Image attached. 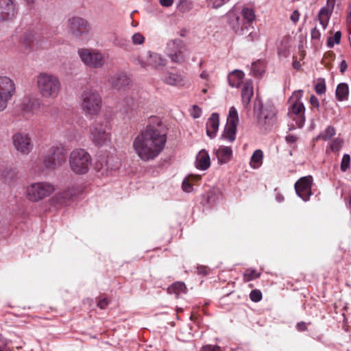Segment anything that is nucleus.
Segmentation results:
<instances>
[{
	"label": "nucleus",
	"mask_w": 351,
	"mask_h": 351,
	"mask_svg": "<svg viewBox=\"0 0 351 351\" xmlns=\"http://www.w3.org/2000/svg\"><path fill=\"white\" fill-rule=\"evenodd\" d=\"M167 141L166 132L160 122L156 125L149 124L133 141V148L137 156L143 161L155 159L163 150Z\"/></svg>",
	"instance_id": "1"
},
{
	"label": "nucleus",
	"mask_w": 351,
	"mask_h": 351,
	"mask_svg": "<svg viewBox=\"0 0 351 351\" xmlns=\"http://www.w3.org/2000/svg\"><path fill=\"white\" fill-rule=\"evenodd\" d=\"M66 154V149L62 145L52 146L44 156L43 161L36 162L32 169L37 174L53 171L64 162Z\"/></svg>",
	"instance_id": "2"
},
{
	"label": "nucleus",
	"mask_w": 351,
	"mask_h": 351,
	"mask_svg": "<svg viewBox=\"0 0 351 351\" xmlns=\"http://www.w3.org/2000/svg\"><path fill=\"white\" fill-rule=\"evenodd\" d=\"M112 125L108 117L99 118L90 127V138L93 144L101 147L109 145L112 139Z\"/></svg>",
	"instance_id": "3"
},
{
	"label": "nucleus",
	"mask_w": 351,
	"mask_h": 351,
	"mask_svg": "<svg viewBox=\"0 0 351 351\" xmlns=\"http://www.w3.org/2000/svg\"><path fill=\"white\" fill-rule=\"evenodd\" d=\"M36 86L42 97L55 99L60 93L62 85L58 76L41 73L37 77Z\"/></svg>",
	"instance_id": "4"
},
{
	"label": "nucleus",
	"mask_w": 351,
	"mask_h": 351,
	"mask_svg": "<svg viewBox=\"0 0 351 351\" xmlns=\"http://www.w3.org/2000/svg\"><path fill=\"white\" fill-rule=\"evenodd\" d=\"M71 170L75 175L86 174L92 166V158L90 154L82 148H76L71 152L69 157Z\"/></svg>",
	"instance_id": "5"
},
{
	"label": "nucleus",
	"mask_w": 351,
	"mask_h": 351,
	"mask_svg": "<svg viewBox=\"0 0 351 351\" xmlns=\"http://www.w3.org/2000/svg\"><path fill=\"white\" fill-rule=\"evenodd\" d=\"M55 191V186L49 182H36L26 187L25 195L29 202L36 203L50 197Z\"/></svg>",
	"instance_id": "6"
},
{
	"label": "nucleus",
	"mask_w": 351,
	"mask_h": 351,
	"mask_svg": "<svg viewBox=\"0 0 351 351\" xmlns=\"http://www.w3.org/2000/svg\"><path fill=\"white\" fill-rule=\"evenodd\" d=\"M82 108L86 114H97L101 108V97L97 90L86 88L82 93Z\"/></svg>",
	"instance_id": "7"
},
{
	"label": "nucleus",
	"mask_w": 351,
	"mask_h": 351,
	"mask_svg": "<svg viewBox=\"0 0 351 351\" xmlns=\"http://www.w3.org/2000/svg\"><path fill=\"white\" fill-rule=\"evenodd\" d=\"M302 93H294L291 97V100L295 98V101L291 104L289 108L288 115L290 119L295 122V125L298 128H302L305 123L304 111L305 108L303 103L300 100V97Z\"/></svg>",
	"instance_id": "8"
},
{
	"label": "nucleus",
	"mask_w": 351,
	"mask_h": 351,
	"mask_svg": "<svg viewBox=\"0 0 351 351\" xmlns=\"http://www.w3.org/2000/svg\"><path fill=\"white\" fill-rule=\"evenodd\" d=\"M16 92L15 84L6 76H0V112L6 108Z\"/></svg>",
	"instance_id": "9"
},
{
	"label": "nucleus",
	"mask_w": 351,
	"mask_h": 351,
	"mask_svg": "<svg viewBox=\"0 0 351 351\" xmlns=\"http://www.w3.org/2000/svg\"><path fill=\"white\" fill-rule=\"evenodd\" d=\"M239 123V117L237 109L230 108L227 118V123L223 130L222 137L230 142H233L236 138L237 128Z\"/></svg>",
	"instance_id": "10"
},
{
	"label": "nucleus",
	"mask_w": 351,
	"mask_h": 351,
	"mask_svg": "<svg viewBox=\"0 0 351 351\" xmlns=\"http://www.w3.org/2000/svg\"><path fill=\"white\" fill-rule=\"evenodd\" d=\"M15 149L23 155H28L33 149L34 145L28 133L17 132L12 136Z\"/></svg>",
	"instance_id": "11"
},
{
	"label": "nucleus",
	"mask_w": 351,
	"mask_h": 351,
	"mask_svg": "<svg viewBox=\"0 0 351 351\" xmlns=\"http://www.w3.org/2000/svg\"><path fill=\"white\" fill-rule=\"evenodd\" d=\"M78 54L87 66H103L105 63L104 56L96 49H80Z\"/></svg>",
	"instance_id": "12"
},
{
	"label": "nucleus",
	"mask_w": 351,
	"mask_h": 351,
	"mask_svg": "<svg viewBox=\"0 0 351 351\" xmlns=\"http://www.w3.org/2000/svg\"><path fill=\"white\" fill-rule=\"evenodd\" d=\"M276 110L273 105L262 107L257 114L258 125L265 129L273 125L276 121Z\"/></svg>",
	"instance_id": "13"
},
{
	"label": "nucleus",
	"mask_w": 351,
	"mask_h": 351,
	"mask_svg": "<svg viewBox=\"0 0 351 351\" xmlns=\"http://www.w3.org/2000/svg\"><path fill=\"white\" fill-rule=\"evenodd\" d=\"M312 184L313 178L311 176L301 178L295 184L297 195L305 202L308 201L312 195Z\"/></svg>",
	"instance_id": "14"
},
{
	"label": "nucleus",
	"mask_w": 351,
	"mask_h": 351,
	"mask_svg": "<svg viewBox=\"0 0 351 351\" xmlns=\"http://www.w3.org/2000/svg\"><path fill=\"white\" fill-rule=\"evenodd\" d=\"M69 23L72 34L76 37L86 34L90 31V24L83 18L75 16L70 19Z\"/></svg>",
	"instance_id": "15"
},
{
	"label": "nucleus",
	"mask_w": 351,
	"mask_h": 351,
	"mask_svg": "<svg viewBox=\"0 0 351 351\" xmlns=\"http://www.w3.org/2000/svg\"><path fill=\"white\" fill-rule=\"evenodd\" d=\"M17 14V8L14 0H0V21L13 20Z\"/></svg>",
	"instance_id": "16"
},
{
	"label": "nucleus",
	"mask_w": 351,
	"mask_h": 351,
	"mask_svg": "<svg viewBox=\"0 0 351 351\" xmlns=\"http://www.w3.org/2000/svg\"><path fill=\"white\" fill-rule=\"evenodd\" d=\"M20 47L25 51L37 50L40 47L36 35L33 31L25 32L19 41Z\"/></svg>",
	"instance_id": "17"
},
{
	"label": "nucleus",
	"mask_w": 351,
	"mask_h": 351,
	"mask_svg": "<svg viewBox=\"0 0 351 351\" xmlns=\"http://www.w3.org/2000/svg\"><path fill=\"white\" fill-rule=\"evenodd\" d=\"M167 47L169 50L173 53L169 54L172 62L176 64H182L184 60L182 51L184 47L183 41L180 39L171 40L168 43Z\"/></svg>",
	"instance_id": "18"
},
{
	"label": "nucleus",
	"mask_w": 351,
	"mask_h": 351,
	"mask_svg": "<svg viewBox=\"0 0 351 351\" xmlns=\"http://www.w3.org/2000/svg\"><path fill=\"white\" fill-rule=\"evenodd\" d=\"M41 101L38 98H25L21 104V111L27 118L34 115L40 108Z\"/></svg>",
	"instance_id": "19"
},
{
	"label": "nucleus",
	"mask_w": 351,
	"mask_h": 351,
	"mask_svg": "<svg viewBox=\"0 0 351 351\" xmlns=\"http://www.w3.org/2000/svg\"><path fill=\"white\" fill-rule=\"evenodd\" d=\"M229 25L234 33L239 35L245 34L250 27L240 15L234 14H229Z\"/></svg>",
	"instance_id": "20"
},
{
	"label": "nucleus",
	"mask_w": 351,
	"mask_h": 351,
	"mask_svg": "<svg viewBox=\"0 0 351 351\" xmlns=\"http://www.w3.org/2000/svg\"><path fill=\"white\" fill-rule=\"evenodd\" d=\"M75 193L73 189H68L62 192L55 194L50 199V204L53 206H63L69 204L71 198L75 195Z\"/></svg>",
	"instance_id": "21"
},
{
	"label": "nucleus",
	"mask_w": 351,
	"mask_h": 351,
	"mask_svg": "<svg viewBox=\"0 0 351 351\" xmlns=\"http://www.w3.org/2000/svg\"><path fill=\"white\" fill-rule=\"evenodd\" d=\"M335 6V0H327L325 7H323L319 12L318 20L323 28L325 29Z\"/></svg>",
	"instance_id": "22"
},
{
	"label": "nucleus",
	"mask_w": 351,
	"mask_h": 351,
	"mask_svg": "<svg viewBox=\"0 0 351 351\" xmlns=\"http://www.w3.org/2000/svg\"><path fill=\"white\" fill-rule=\"evenodd\" d=\"M219 117L216 112L212 113L206 122V134L210 138L215 137L219 129Z\"/></svg>",
	"instance_id": "23"
},
{
	"label": "nucleus",
	"mask_w": 351,
	"mask_h": 351,
	"mask_svg": "<svg viewBox=\"0 0 351 351\" xmlns=\"http://www.w3.org/2000/svg\"><path fill=\"white\" fill-rule=\"evenodd\" d=\"M254 95L253 82L251 80L245 82L241 89V100L243 106L247 108Z\"/></svg>",
	"instance_id": "24"
},
{
	"label": "nucleus",
	"mask_w": 351,
	"mask_h": 351,
	"mask_svg": "<svg viewBox=\"0 0 351 351\" xmlns=\"http://www.w3.org/2000/svg\"><path fill=\"white\" fill-rule=\"evenodd\" d=\"M130 79L123 74H118L109 80L112 88L117 90L124 89L130 83Z\"/></svg>",
	"instance_id": "25"
},
{
	"label": "nucleus",
	"mask_w": 351,
	"mask_h": 351,
	"mask_svg": "<svg viewBox=\"0 0 351 351\" xmlns=\"http://www.w3.org/2000/svg\"><path fill=\"white\" fill-rule=\"evenodd\" d=\"M196 167L202 170L207 169L210 165L209 154L204 149L201 150L196 157Z\"/></svg>",
	"instance_id": "26"
},
{
	"label": "nucleus",
	"mask_w": 351,
	"mask_h": 351,
	"mask_svg": "<svg viewBox=\"0 0 351 351\" xmlns=\"http://www.w3.org/2000/svg\"><path fill=\"white\" fill-rule=\"evenodd\" d=\"M244 73L239 69H236L229 73L228 80L229 85L232 87L238 88L243 82Z\"/></svg>",
	"instance_id": "27"
},
{
	"label": "nucleus",
	"mask_w": 351,
	"mask_h": 351,
	"mask_svg": "<svg viewBox=\"0 0 351 351\" xmlns=\"http://www.w3.org/2000/svg\"><path fill=\"white\" fill-rule=\"evenodd\" d=\"M165 83L172 86H180L183 84V78L181 75L176 72H168L163 76Z\"/></svg>",
	"instance_id": "28"
},
{
	"label": "nucleus",
	"mask_w": 351,
	"mask_h": 351,
	"mask_svg": "<svg viewBox=\"0 0 351 351\" xmlns=\"http://www.w3.org/2000/svg\"><path fill=\"white\" fill-rule=\"evenodd\" d=\"M263 152L261 149H256L250 158V165L254 169L261 167L263 162Z\"/></svg>",
	"instance_id": "29"
},
{
	"label": "nucleus",
	"mask_w": 351,
	"mask_h": 351,
	"mask_svg": "<svg viewBox=\"0 0 351 351\" xmlns=\"http://www.w3.org/2000/svg\"><path fill=\"white\" fill-rule=\"evenodd\" d=\"M114 160L112 157L108 158L105 161V164H103V161H99L97 165H100L99 171L101 172V175L108 176L111 173V171L118 167L117 165H112L111 162Z\"/></svg>",
	"instance_id": "30"
},
{
	"label": "nucleus",
	"mask_w": 351,
	"mask_h": 351,
	"mask_svg": "<svg viewBox=\"0 0 351 351\" xmlns=\"http://www.w3.org/2000/svg\"><path fill=\"white\" fill-rule=\"evenodd\" d=\"M232 153L231 147L220 146L217 152V155L221 162H227L230 159Z\"/></svg>",
	"instance_id": "31"
},
{
	"label": "nucleus",
	"mask_w": 351,
	"mask_h": 351,
	"mask_svg": "<svg viewBox=\"0 0 351 351\" xmlns=\"http://www.w3.org/2000/svg\"><path fill=\"white\" fill-rule=\"evenodd\" d=\"M240 16L243 19L244 21L250 27L255 20L256 15L252 8L244 7L242 8Z\"/></svg>",
	"instance_id": "32"
},
{
	"label": "nucleus",
	"mask_w": 351,
	"mask_h": 351,
	"mask_svg": "<svg viewBox=\"0 0 351 351\" xmlns=\"http://www.w3.org/2000/svg\"><path fill=\"white\" fill-rule=\"evenodd\" d=\"M336 97L337 100L342 101L348 99L349 89L346 83L339 84L336 89Z\"/></svg>",
	"instance_id": "33"
},
{
	"label": "nucleus",
	"mask_w": 351,
	"mask_h": 351,
	"mask_svg": "<svg viewBox=\"0 0 351 351\" xmlns=\"http://www.w3.org/2000/svg\"><path fill=\"white\" fill-rule=\"evenodd\" d=\"M186 291V285L182 282H176L172 284L168 288V292L169 293H173L176 295H179L181 293H185Z\"/></svg>",
	"instance_id": "34"
},
{
	"label": "nucleus",
	"mask_w": 351,
	"mask_h": 351,
	"mask_svg": "<svg viewBox=\"0 0 351 351\" xmlns=\"http://www.w3.org/2000/svg\"><path fill=\"white\" fill-rule=\"evenodd\" d=\"M336 133V130L332 126H328L324 132L320 133L317 136V139H322L324 141L330 140Z\"/></svg>",
	"instance_id": "35"
},
{
	"label": "nucleus",
	"mask_w": 351,
	"mask_h": 351,
	"mask_svg": "<svg viewBox=\"0 0 351 351\" xmlns=\"http://www.w3.org/2000/svg\"><path fill=\"white\" fill-rule=\"evenodd\" d=\"M261 274L254 269H247L243 274V280L249 282L259 278Z\"/></svg>",
	"instance_id": "36"
},
{
	"label": "nucleus",
	"mask_w": 351,
	"mask_h": 351,
	"mask_svg": "<svg viewBox=\"0 0 351 351\" xmlns=\"http://www.w3.org/2000/svg\"><path fill=\"white\" fill-rule=\"evenodd\" d=\"M221 197L220 191L217 189H213L208 192V202L209 204H215L216 200Z\"/></svg>",
	"instance_id": "37"
},
{
	"label": "nucleus",
	"mask_w": 351,
	"mask_h": 351,
	"mask_svg": "<svg viewBox=\"0 0 351 351\" xmlns=\"http://www.w3.org/2000/svg\"><path fill=\"white\" fill-rule=\"evenodd\" d=\"M149 59L147 60V64L149 65H153V60L157 64L156 66H162L164 64V63L162 62L160 56L157 53L149 52Z\"/></svg>",
	"instance_id": "38"
},
{
	"label": "nucleus",
	"mask_w": 351,
	"mask_h": 351,
	"mask_svg": "<svg viewBox=\"0 0 351 351\" xmlns=\"http://www.w3.org/2000/svg\"><path fill=\"white\" fill-rule=\"evenodd\" d=\"M341 33L339 31L337 32L335 34L334 36L329 37L327 40L328 47L331 48L334 46L335 43L339 44L341 40Z\"/></svg>",
	"instance_id": "39"
},
{
	"label": "nucleus",
	"mask_w": 351,
	"mask_h": 351,
	"mask_svg": "<svg viewBox=\"0 0 351 351\" xmlns=\"http://www.w3.org/2000/svg\"><path fill=\"white\" fill-rule=\"evenodd\" d=\"M315 90L319 95H322L326 92V84L324 79H318V81L315 86Z\"/></svg>",
	"instance_id": "40"
},
{
	"label": "nucleus",
	"mask_w": 351,
	"mask_h": 351,
	"mask_svg": "<svg viewBox=\"0 0 351 351\" xmlns=\"http://www.w3.org/2000/svg\"><path fill=\"white\" fill-rule=\"evenodd\" d=\"M343 145V141L339 138H335L330 144V149L334 152H339Z\"/></svg>",
	"instance_id": "41"
},
{
	"label": "nucleus",
	"mask_w": 351,
	"mask_h": 351,
	"mask_svg": "<svg viewBox=\"0 0 351 351\" xmlns=\"http://www.w3.org/2000/svg\"><path fill=\"white\" fill-rule=\"evenodd\" d=\"M191 116L194 119H198L202 116V110L197 105H193L189 110Z\"/></svg>",
	"instance_id": "42"
},
{
	"label": "nucleus",
	"mask_w": 351,
	"mask_h": 351,
	"mask_svg": "<svg viewBox=\"0 0 351 351\" xmlns=\"http://www.w3.org/2000/svg\"><path fill=\"white\" fill-rule=\"evenodd\" d=\"M350 156L348 154H344L343 156L341 162V170L342 171H346L350 167Z\"/></svg>",
	"instance_id": "43"
},
{
	"label": "nucleus",
	"mask_w": 351,
	"mask_h": 351,
	"mask_svg": "<svg viewBox=\"0 0 351 351\" xmlns=\"http://www.w3.org/2000/svg\"><path fill=\"white\" fill-rule=\"evenodd\" d=\"M250 298L254 302H258L262 299V293L258 289H254L250 294Z\"/></svg>",
	"instance_id": "44"
},
{
	"label": "nucleus",
	"mask_w": 351,
	"mask_h": 351,
	"mask_svg": "<svg viewBox=\"0 0 351 351\" xmlns=\"http://www.w3.org/2000/svg\"><path fill=\"white\" fill-rule=\"evenodd\" d=\"M229 1L230 0H208V5H211L213 8L217 9L228 3Z\"/></svg>",
	"instance_id": "45"
},
{
	"label": "nucleus",
	"mask_w": 351,
	"mask_h": 351,
	"mask_svg": "<svg viewBox=\"0 0 351 351\" xmlns=\"http://www.w3.org/2000/svg\"><path fill=\"white\" fill-rule=\"evenodd\" d=\"M193 184L191 183L189 179L186 177L182 182V189L186 193H190L193 191Z\"/></svg>",
	"instance_id": "46"
},
{
	"label": "nucleus",
	"mask_w": 351,
	"mask_h": 351,
	"mask_svg": "<svg viewBox=\"0 0 351 351\" xmlns=\"http://www.w3.org/2000/svg\"><path fill=\"white\" fill-rule=\"evenodd\" d=\"M132 43L134 45H141L145 41V37L141 33L134 34L132 37Z\"/></svg>",
	"instance_id": "47"
},
{
	"label": "nucleus",
	"mask_w": 351,
	"mask_h": 351,
	"mask_svg": "<svg viewBox=\"0 0 351 351\" xmlns=\"http://www.w3.org/2000/svg\"><path fill=\"white\" fill-rule=\"evenodd\" d=\"M200 351H223L221 348L218 346L206 345L204 346Z\"/></svg>",
	"instance_id": "48"
},
{
	"label": "nucleus",
	"mask_w": 351,
	"mask_h": 351,
	"mask_svg": "<svg viewBox=\"0 0 351 351\" xmlns=\"http://www.w3.org/2000/svg\"><path fill=\"white\" fill-rule=\"evenodd\" d=\"M251 68H252V72L253 73V75L255 77H260L265 73L263 67H251Z\"/></svg>",
	"instance_id": "49"
},
{
	"label": "nucleus",
	"mask_w": 351,
	"mask_h": 351,
	"mask_svg": "<svg viewBox=\"0 0 351 351\" xmlns=\"http://www.w3.org/2000/svg\"><path fill=\"white\" fill-rule=\"evenodd\" d=\"M108 304H109V300L106 298L99 299L97 302V306L101 309H105L108 306Z\"/></svg>",
	"instance_id": "50"
},
{
	"label": "nucleus",
	"mask_w": 351,
	"mask_h": 351,
	"mask_svg": "<svg viewBox=\"0 0 351 351\" xmlns=\"http://www.w3.org/2000/svg\"><path fill=\"white\" fill-rule=\"evenodd\" d=\"M311 38L315 40H319L321 37L320 32L317 29V27H314L311 32Z\"/></svg>",
	"instance_id": "51"
},
{
	"label": "nucleus",
	"mask_w": 351,
	"mask_h": 351,
	"mask_svg": "<svg viewBox=\"0 0 351 351\" xmlns=\"http://www.w3.org/2000/svg\"><path fill=\"white\" fill-rule=\"evenodd\" d=\"M0 351H10L7 345V340L0 338Z\"/></svg>",
	"instance_id": "52"
},
{
	"label": "nucleus",
	"mask_w": 351,
	"mask_h": 351,
	"mask_svg": "<svg viewBox=\"0 0 351 351\" xmlns=\"http://www.w3.org/2000/svg\"><path fill=\"white\" fill-rule=\"evenodd\" d=\"M187 178L193 185L198 182L202 178L201 176L199 175H190Z\"/></svg>",
	"instance_id": "53"
},
{
	"label": "nucleus",
	"mask_w": 351,
	"mask_h": 351,
	"mask_svg": "<svg viewBox=\"0 0 351 351\" xmlns=\"http://www.w3.org/2000/svg\"><path fill=\"white\" fill-rule=\"evenodd\" d=\"M310 103L312 105V106L313 108H319V100L315 96V95H312L310 98Z\"/></svg>",
	"instance_id": "54"
},
{
	"label": "nucleus",
	"mask_w": 351,
	"mask_h": 351,
	"mask_svg": "<svg viewBox=\"0 0 351 351\" xmlns=\"http://www.w3.org/2000/svg\"><path fill=\"white\" fill-rule=\"evenodd\" d=\"M335 54L333 53H328L324 55V61L326 66H329V60H332Z\"/></svg>",
	"instance_id": "55"
},
{
	"label": "nucleus",
	"mask_w": 351,
	"mask_h": 351,
	"mask_svg": "<svg viewBox=\"0 0 351 351\" xmlns=\"http://www.w3.org/2000/svg\"><path fill=\"white\" fill-rule=\"evenodd\" d=\"M296 329L300 332L306 331L307 330L306 324L304 322H301L297 324Z\"/></svg>",
	"instance_id": "56"
},
{
	"label": "nucleus",
	"mask_w": 351,
	"mask_h": 351,
	"mask_svg": "<svg viewBox=\"0 0 351 351\" xmlns=\"http://www.w3.org/2000/svg\"><path fill=\"white\" fill-rule=\"evenodd\" d=\"M191 8V3L186 1H183L180 3V9L182 10L183 12L187 11Z\"/></svg>",
	"instance_id": "57"
},
{
	"label": "nucleus",
	"mask_w": 351,
	"mask_h": 351,
	"mask_svg": "<svg viewBox=\"0 0 351 351\" xmlns=\"http://www.w3.org/2000/svg\"><path fill=\"white\" fill-rule=\"evenodd\" d=\"M288 143H294L297 141L298 137L293 134H289L285 138Z\"/></svg>",
	"instance_id": "58"
},
{
	"label": "nucleus",
	"mask_w": 351,
	"mask_h": 351,
	"mask_svg": "<svg viewBox=\"0 0 351 351\" xmlns=\"http://www.w3.org/2000/svg\"><path fill=\"white\" fill-rule=\"evenodd\" d=\"M299 17H300L299 12L298 10H295L291 14L290 19L293 23H297L299 20Z\"/></svg>",
	"instance_id": "59"
},
{
	"label": "nucleus",
	"mask_w": 351,
	"mask_h": 351,
	"mask_svg": "<svg viewBox=\"0 0 351 351\" xmlns=\"http://www.w3.org/2000/svg\"><path fill=\"white\" fill-rule=\"evenodd\" d=\"M208 269L204 266H200L197 267V273L199 274L207 275L208 274Z\"/></svg>",
	"instance_id": "60"
},
{
	"label": "nucleus",
	"mask_w": 351,
	"mask_h": 351,
	"mask_svg": "<svg viewBox=\"0 0 351 351\" xmlns=\"http://www.w3.org/2000/svg\"><path fill=\"white\" fill-rule=\"evenodd\" d=\"M173 3V0H160V3L165 7H169Z\"/></svg>",
	"instance_id": "61"
},
{
	"label": "nucleus",
	"mask_w": 351,
	"mask_h": 351,
	"mask_svg": "<svg viewBox=\"0 0 351 351\" xmlns=\"http://www.w3.org/2000/svg\"><path fill=\"white\" fill-rule=\"evenodd\" d=\"M208 74L206 71H203V72L200 74V77H201V78H203V79H207V78H208Z\"/></svg>",
	"instance_id": "62"
},
{
	"label": "nucleus",
	"mask_w": 351,
	"mask_h": 351,
	"mask_svg": "<svg viewBox=\"0 0 351 351\" xmlns=\"http://www.w3.org/2000/svg\"><path fill=\"white\" fill-rule=\"evenodd\" d=\"M27 3L28 5H32L36 1V0H25Z\"/></svg>",
	"instance_id": "63"
},
{
	"label": "nucleus",
	"mask_w": 351,
	"mask_h": 351,
	"mask_svg": "<svg viewBox=\"0 0 351 351\" xmlns=\"http://www.w3.org/2000/svg\"><path fill=\"white\" fill-rule=\"evenodd\" d=\"M339 66H347V64H346V60H343L341 63H340V65Z\"/></svg>",
	"instance_id": "64"
}]
</instances>
